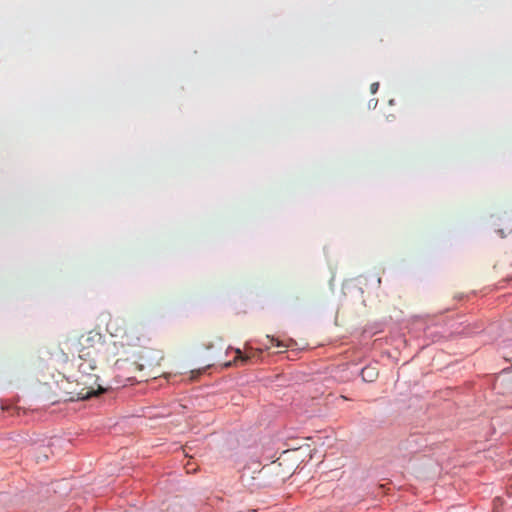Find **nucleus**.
Listing matches in <instances>:
<instances>
[{"label": "nucleus", "mask_w": 512, "mask_h": 512, "mask_svg": "<svg viewBox=\"0 0 512 512\" xmlns=\"http://www.w3.org/2000/svg\"><path fill=\"white\" fill-rule=\"evenodd\" d=\"M97 357H79L78 371L80 373L77 379L85 387L78 393L79 399H87L104 389L98 384V376L93 373L97 369Z\"/></svg>", "instance_id": "f03ea898"}, {"label": "nucleus", "mask_w": 512, "mask_h": 512, "mask_svg": "<svg viewBox=\"0 0 512 512\" xmlns=\"http://www.w3.org/2000/svg\"><path fill=\"white\" fill-rule=\"evenodd\" d=\"M186 469H187V472H188V473H190V472H195V471H196V469H190L188 466L186 467Z\"/></svg>", "instance_id": "6e6552de"}, {"label": "nucleus", "mask_w": 512, "mask_h": 512, "mask_svg": "<svg viewBox=\"0 0 512 512\" xmlns=\"http://www.w3.org/2000/svg\"><path fill=\"white\" fill-rule=\"evenodd\" d=\"M107 330L112 337L119 339L114 343L122 347H135L140 345L143 336L139 327L128 324L125 320L120 318L110 320L107 324Z\"/></svg>", "instance_id": "7ed1b4c3"}, {"label": "nucleus", "mask_w": 512, "mask_h": 512, "mask_svg": "<svg viewBox=\"0 0 512 512\" xmlns=\"http://www.w3.org/2000/svg\"><path fill=\"white\" fill-rule=\"evenodd\" d=\"M378 88H379V83H377V82L372 83L370 86L371 93H373V94L376 93Z\"/></svg>", "instance_id": "0eeeda50"}, {"label": "nucleus", "mask_w": 512, "mask_h": 512, "mask_svg": "<svg viewBox=\"0 0 512 512\" xmlns=\"http://www.w3.org/2000/svg\"><path fill=\"white\" fill-rule=\"evenodd\" d=\"M79 357H97L109 360L110 356L117 354L116 343H106L103 335L91 330L82 335L79 339Z\"/></svg>", "instance_id": "f257e3e1"}, {"label": "nucleus", "mask_w": 512, "mask_h": 512, "mask_svg": "<svg viewBox=\"0 0 512 512\" xmlns=\"http://www.w3.org/2000/svg\"><path fill=\"white\" fill-rule=\"evenodd\" d=\"M235 353H236L235 361L240 360L242 363H248L253 358L258 357L262 353V350L248 348V349H246L245 352H242L240 349H236Z\"/></svg>", "instance_id": "20e7f679"}, {"label": "nucleus", "mask_w": 512, "mask_h": 512, "mask_svg": "<svg viewBox=\"0 0 512 512\" xmlns=\"http://www.w3.org/2000/svg\"><path fill=\"white\" fill-rule=\"evenodd\" d=\"M379 372L375 366H366L361 371V377L365 382H374L378 378Z\"/></svg>", "instance_id": "39448f33"}, {"label": "nucleus", "mask_w": 512, "mask_h": 512, "mask_svg": "<svg viewBox=\"0 0 512 512\" xmlns=\"http://www.w3.org/2000/svg\"><path fill=\"white\" fill-rule=\"evenodd\" d=\"M267 338L277 347H287V345H284L281 341H279L278 339H275L274 337H270V336H267Z\"/></svg>", "instance_id": "423d86ee"}]
</instances>
